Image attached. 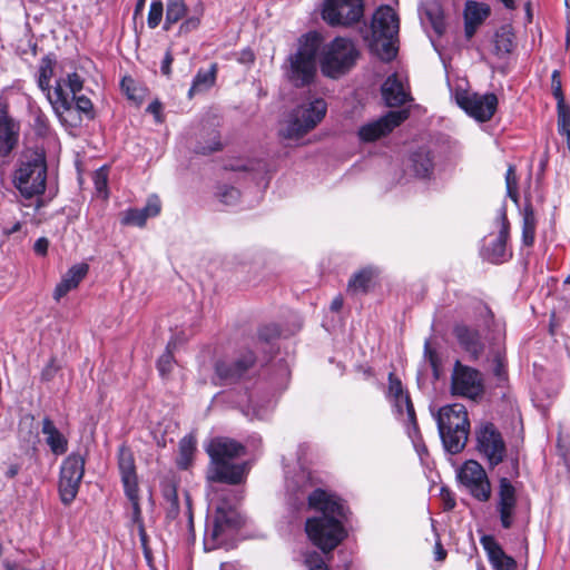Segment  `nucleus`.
Here are the masks:
<instances>
[{"mask_svg":"<svg viewBox=\"0 0 570 570\" xmlns=\"http://www.w3.org/2000/svg\"><path fill=\"white\" fill-rule=\"evenodd\" d=\"M308 505L322 515L306 520L307 537L323 552H330L345 538L341 520L345 518L346 509L340 498L322 489L308 495Z\"/></svg>","mask_w":570,"mask_h":570,"instance_id":"f257e3e1","label":"nucleus"},{"mask_svg":"<svg viewBox=\"0 0 570 570\" xmlns=\"http://www.w3.org/2000/svg\"><path fill=\"white\" fill-rule=\"evenodd\" d=\"M210 463L208 479L214 482L238 484L245 479L246 464L233 461L246 454V446L228 438H214L206 448Z\"/></svg>","mask_w":570,"mask_h":570,"instance_id":"f03ea898","label":"nucleus"},{"mask_svg":"<svg viewBox=\"0 0 570 570\" xmlns=\"http://www.w3.org/2000/svg\"><path fill=\"white\" fill-rule=\"evenodd\" d=\"M435 419L444 449L451 454L460 453L465 448L470 433L465 406L459 403L444 405L438 411Z\"/></svg>","mask_w":570,"mask_h":570,"instance_id":"7ed1b4c3","label":"nucleus"},{"mask_svg":"<svg viewBox=\"0 0 570 570\" xmlns=\"http://www.w3.org/2000/svg\"><path fill=\"white\" fill-rule=\"evenodd\" d=\"M399 18L394 10L384 6L379 8L372 20L368 48L382 61H391L397 53Z\"/></svg>","mask_w":570,"mask_h":570,"instance_id":"20e7f679","label":"nucleus"},{"mask_svg":"<svg viewBox=\"0 0 570 570\" xmlns=\"http://www.w3.org/2000/svg\"><path fill=\"white\" fill-rule=\"evenodd\" d=\"M47 163L42 151L32 150L22 155L12 175V184L26 199L40 196L46 190Z\"/></svg>","mask_w":570,"mask_h":570,"instance_id":"39448f33","label":"nucleus"},{"mask_svg":"<svg viewBox=\"0 0 570 570\" xmlns=\"http://www.w3.org/2000/svg\"><path fill=\"white\" fill-rule=\"evenodd\" d=\"M327 110L323 99H314L307 105L298 106L284 120L281 135L287 139L303 137L325 117Z\"/></svg>","mask_w":570,"mask_h":570,"instance_id":"423d86ee","label":"nucleus"},{"mask_svg":"<svg viewBox=\"0 0 570 570\" xmlns=\"http://www.w3.org/2000/svg\"><path fill=\"white\" fill-rule=\"evenodd\" d=\"M358 58L354 43L346 38H335L326 48L321 59L323 75L338 78L351 70Z\"/></svg>","mask_w":570,"mask_h":570,"instance_id":"0eeeda50","label":"nucleus"},{"mask_svg":"<svg viewBox=\"0 0 570 570\" xmlns=\"http://www.w3.org/2000/svg\"><path fill=\"white\" fill-rule=\"evenodd\" d=\"M318 51V41L315 37L306 38L301 43L296 53L289 58L288 78L296 86L308 85L316 72V55Z\"/></svg>","mask_w":570,"mask_h":570,"instance_id":"6e6552de","label":"nucleus"},{"mask_svg":"<svg viewBox=\"0 0 570 570\" xmlns=\"http://www.w3.org/2000/svg\"><path fill=\"white\" fill-rule=\"evenodd\" d=\"M323 20L331 27H351L364 16L363 0H323Z\"/></svg>","mask_w":570,"mask_h":570,"instance_id":"1a4fd4ad","label":"nucleus"},{"mask_svg":"<svg viewBox=\"0 0 570 570\" xmlns=\"http://www.w3.org/2000/svg\"><path fill=\"white\" fill-rule=\"evenodd\" d=\"M476 450L487 460L490 468L504 461L507 445L501 432L491 422L481 423L475 430Z\"/></svg>","mask_w":570,"mask_h":570,"instance_id":"9d476101","label":"nucleus"},{"mask_svg":"<svg viewBox=\"0 0 570 570\" xmlns=\"http://www.w3.org/2000/svg\"><path fill=\"white\" fill-rule=\"evenodd\" d=\"M245 524V519L233 507H218L210 529H207L205 546L215 549L228 535Z\"/></svg>","mask_w":570,"mask_h":570,"instance_id":"9b49d317","label":"nucleus"},{"mask_svg":"<svg viewBox=\"0 0 570 570\" xmlns=\"http://www.w3.org/2000/svg\"><path fill=\"white\" fill-rule=\"evenodd\" d=\"M85 458L79 453L69 454L60 469L59 492L65 504L72 502L78 493L85 472Z\"/></svg>","mask_w":570,"mask_h":570,"instance_id":"f8f14e48","label":"nucleus"},{"mask_svg":"<svg viewBox=\"0 0 570 570\" xmlns=\"http://www.w3.org/2000/svg\"><path fill=\"white\" fill-rule=\"evenodd\" d=\"M483 392L482 374L478 370L456 361L451 374V393L456 396L475 400Z\"/></svg>","mask_w":570,"mask_h":570,"instance_id":"ddd939ff","label":"nucleus"},{"mask_svg":"<svg viewBox=\"0 0 570 570\" xmlns=\"http://www.w3.org/2000/svg\"><path fill=\"white\" fill-rule=\"evenodd\" d=\"M458 478L475 500L480 502L490 500L491 483L484 468L478 461L464 462L458 472Z\"/></svg>","mask_w":570,"mask_h":570,"instance_id":"4468645a","label":"nucleus"},{"mask_svg":"<svg viewBox=\"0 0 570 570\" xmlns=\"http://www.w3.org/2000/svg\"><path fill=\"white\" fill-rule=\"evenodd\" d=\"M495 511L499 514L501 527L503 529L512 528L518 513V494L515 487L507 476L499 479Z\"/></svg>","mask_w":570,"mask_h":570,"instance_id":"2eb2a0df","label":"nucleus"},{"mask_svg":"<svg viewBox=\"0 0 570 570\" xmlns=\"http://www.w3.org/2000/svg\"><path fill=\"white\" fill-rule=\"evenodd\" d=\"M82 87L83 80L77 72L68 73L66 78L56 81L53 95H49V102L59 117L71 109L70 97L77 96Z\"/></svg>","mask_w":570,"mask_h":570,"instance_id":"dca6fc26","label":"nucleus"},{"mask_svg":"<svg viewBox=\"0 0 570 570\" xmlns=\"http://www.w3.org/2000/svg\"><path fill=\"white\" fill-rule=\"evenodd\" d=\"M458 105L478 121H488L497 110L498 98L494 94H460L456 95Z\"/></svg>","mask_w":570,"mask_h":570,"instance_id":"f3484780","label":"nucleus"},{"mask_svg":"<svg viewBox=\"0 0 570 570\" xmlns=\"http://www.w3.org/2000/svg\"><path fill=\"white\" fill-rule=\"evenodd\" d=\"M407 117V110L389 111L377 120L363 125L358 129V137L365 142L375 141L376 139L390 134L395 127L406 120Z\"/></svg>","mask_w":570,"mask_h":570,"instance_id":"a211bd4d","label":"nucleus"},{"mask_svg":"<svg viewBox=\"0 0 570 570\" xmlns=\"http://www.w3.org/2000/svg\"><path fill=\"white\" fill-rule=\"evenodd\" d=\"M499 220H500V230L498 236L493 242H491L488 246L484 247L482 255L483 257L493 264H501L508 261L512 253L507 247V242L509 238L510 224L507 217V212L504 207L500 208L499 212Z\"/></svg>","mask_w":570,"mask_h":570,"instance_id":"6ab92c4d","label":"nucleus"},{"mask_svg":"<svg viewBox=\"0 0 570 570\" xmlns=\"http://www.w3.org/2000/svg\"><path fill=\"white\" fill-rule=\"evenodd\" d=\"M453 334L460 346L470 355L472 360H478L484 351V344L480 332L476 328L465 324H458L453 328Z\"/></svg>","mask_w":570,"mask_h":570,"instance_id":"aec40b11","label":"nucleus"},{"mask_svg":"<svg viewBox=\"0 0 570 570\" xmlns=\"http://www.w3.org/2000/svg\"><path fill=\"white\" fill-rule=\"evenodd\" d=\"M118 470L124 489L132 493L134 489L138 488V476L134 453L126 445L118 449Z\"/></svg>","mask_w":570,"mask_h":570,"instance_id":"412c9836","label":"nucleus"},{"mask_svg":"<svg viewBox=\"0 0 570 570\" xmlns=\"http://www.w3.org/2000/svg\"><path fill=\"white\" fill-rule=\"evenodd\" d=\"M480 542L488 553L490 563L495 570H515V560L505 554L492 535H482Z\"/></svg>","mask_w":570,"mask_h":570,"instance_id":"4be33fe9","label":"nucleus"},{"mask_svg":"<svg viewBox=\"0 0 570 570\" xmlns=\"http://www.w3.org/2000/svg\"><path fill=\"white\" fill-rule=\"evenodd\" d=\"M382 98L386 106L399 107L411 99L409 91L396 73L386 78L381 87Z\"/></svg>","mask_w":570,"mask_h":570,"instance_id":"5701e85b","label":"nucleus"},{"mask_svg":"<svg viewBox=\"0 0 570 570\" xmlns=\"http://www.w3.org/2000/svg\"><path fill=\"white\" fill-rule=\"evenodd\" d=\"M89 269V266L85 263L76 264L71 266L63 275L60 283L56 286L53 297L59 301L68 292L76 288L79 283L85 278Z\"/></svg>","mask_w":570,"mask_h":570,"instance_id":"b1692460","label":"nucleus"},{"mask_svg":"<svg viewBox=\"0 0 570 570\" xmlns=\"http://www.w3.org/2000/svg\"><path fill=\"white\" fill-rule=\"evenodd\" d=\"M19 128L6 114L0 116V155L8 156L18 142Z\"/></svg>","mask_w":570,"mask_h":570,"instance_id":"393cba45","label":"nucleus"},{"mask_svg":"<svg viewBox=\"0 0 570 570\" xmlns=\"http://www.w3.org/2000/svg\"><path fill=\"white\" fill-rule=\"evenodd\" d=\"M393 403V406L397 414L406 415V424L409 429V435L415 440L420 436L419 425L416 421V415L414 411L413 403L410 399L409 393L404 394L400 397H393L390 400Z\"/></svg>","mask_w":570,"mask_h":570,"instance_id":"a878e982","label":"nucleus"},{"mask_svg":"<svg viewBox=\"0 0 570 570\" xmlns=\"http://www.w3.org/2000/svg\"><path fill=\"white\" fill-rule=\"evenodd\" d=\"M393 403V406L397 414L406 415V424L409 429V435L415 440L420 436L419 425L416 421V415L414 411L413 403L410 399L409 393L404 394L400 397H393L390 400Z\"/></svg>","mask_w":570,"mask_h":570,"instance_id":"bb28decb","label":"nucleus"},{"mask_svg":"<svg viewBox=\"0 0 570 570\" xmlns=\"http://www.w3.org/2000/svg\"><path fill=\"white\" fill-rule=\"evenodd\" d=\"M421 22L430 24L438 37H441L445 31L444 14L441 6L435 2H426L421 10Z\"/></svg>","mask_w":570,"mask_h":570,"instance_id":"cd10ccee","label":"nucleus"},{"mask_svg":"<svg viewBox=\"0 0 570 570\" xmlns=\"http://www.w3.org/2000/svg\"><path fill=\"white\" fill-rule=\"evenodd\" d=\"M42 433L46 435V442L55 454H63L68 449V440L56 428L55 423L45 417L42 421Z\"/></svg>","mask_w":570,"mask_h":570,"instance_id":"c85d7f7f","label":"nucleus"},{"mask_svg":"<svg viewBox=\"0 0 570 570\" xmlns=\"http://www.w3.org/2000/svg\"><path fill=\"white\" fill-rule=\"evenodd\" d=\"M249 362L246 356H243L233 362H219L216 365V372L219 377L229 382H236L239 380L248 370Z\"/></svg>","mask_w":570,"mask_h":570,"instance_id":"c756f323","label":"nucleus"},{"mask_svg":"<svg viewBox=\"0 0 570 570\" xmlns=\"http://www.w3.org/2000/svg\"><path fill=\"white\" fill-rule=\"evenodd\" d=\"M217 65L212 63L208 69H199L194 78L191 88L189 89V97L197 92H203L212 88L216 80Z\"/></svg>","mask_w":570,"mask_h":570,"instance_id":"7c9ffc66","label":"nucleus"},{"mask_svg":"<svg viewBox=\"0 0 570 570\" xmlns=\"http://www.w3.org/2000/svg\"><path fill=\"white\" fill-rule=\"evenodd\" d=\"M411 167L417 177H429L433 170V161L430 151L419 149L411 156Z\"/></svg>","mask_w":570,"mask_h":570,"instance_id":"2f4dec72","label":"nucleus"},{"mask_svg":"<svg viewBox=\"0 0 570 570\" xmlns=\"http://www.w3.org/2000/svg\"><path fill=\"white\" fill-rule=\"evenodd\" d=\"M375 272L372 268H363L355 273L347 284V291L352 293H366L373 282Z\"/></svg>","mask_w":570,"mask_h":570,"instance_id":"473e14b6","label":"nucleus"},{"mask_svg":"<svg viewBox=\"0 0 570 570\" xmlns=\"http://www.w3.org/2000/svg\"><path fill=\"white\" fill-rule=\"evenodd\" d=\"M55 61L46 56L41 59L39 66V76H38V87L47 94V98L49 99V95H53L50 91V80L53 76Z\"/></svg>","mask_w":570,"mask_h":570,"instance_id":"72a5a7b5","label":"nucleus"},{"mask_svg":"<svg viewBox=\"0 0 570 570\" xmlns=\"http://www.w3.org/2000/svg\"><path fill=\"white\" fill-rule=\"evenodd\" d=\"M186 4L184 0H167L165 30L177 23L186 14Z\"/></svg>","mask_w":570,"mask_h":570,"instance_id":"f704fd0d","label":"nucleus"},{"mask_svg":"<svg viewBox=\"0 0 570 570\" xmlns=\"http://www.w3.org/2000/svg\"><path fill=\"white\" fill-rule=\"evenodd\" d=\"M537 219L533 209L530 206L524 208L522 224V243L525 246H532L535 236Z\"/></svg>","mask_w":570,"mask_h":570,"instance_id":"c9c22d12","label":"nucleus"},{"mask_svg":"<svg viewBox=\"0 0 570 570\" xmlns=\"http://www.w3.org/2000/svg\"><path fill=\"white\" fill-rule=\"evenodd\" d=\"M490 14V8L487 4L469 1L465 6L464 19L481 24Z\"/></svg>","mask_w":570,"mask_h":570,"instance_id":"e433bc0d","label":"nucleus"},{"mask_svg":"<svg viewBox=\"0 0 570 570\" xmlns=\"http://www.w3.org/2000/svg\"><path fill=\"white\" fill-rule=\"evenodd\" d=\"M557 118L558 134L566 139L570 151V106L557 108Z\"/></svg>","mask_w":570,"mask_h":570,"instance_id":"4c0bfd02","label":"nucleus"},{"mask_svg":"<svg viewBox=\"0 0 570 570\" xmlns=\"http://www.w3.org/2000/svg\"><path fill=\"white\" fill-rule=\"evenodd\" d=\"M37 429L35 417L26 415L19 423V436L28 443H33L38 438Z\"/></svg>","mask_w":570,"mask_h":570,"instance_id":"58836bf2","label":"nucleus"},{"mask_svg":"<svg viewBox=\"0 0 570 570\" xmlns=\"http://www.w3.org/2000/svg\"><path fill=\"white\" fill-rule=\"evenodd\" d=\"M195 451V441L193 438L190 436H185L184 439H181L180 443H179V453H180V458H179V461H178V465L181 468V469H187L190 461H191V456H193V453Z\"/></svg>","mask_w":570,"mask_h":570,"instance_id":"ea45409f","label":"nucleus"},{"mask_svg":"<svg viewBox=\"0 0 570 570\" xmlns=\"http://www.w3.org/2000/svg\"><path fill=\"white\" fill-rule=\"evenodd\" d=\"M551 89L552 95L557 100V108L569 106L564 99L559 70H553L551 75Z\"/></svg>","mask_w":570,"mask_h":570,"instance_id":"a19ab883","label":"nucleus"},{"mask_svg":"<svg viewBox=\"0 0 570 570\" xmlns=\"http://www.w3.org/2000/svg\"><path fill=\"white\" fill-rule=\"evenodd\" d=\"M164 13V4L161 0H153L148 12V26L149 28H156L160 23Z\"/></svg>","mask_w":570,"mask_h":570,"instance_id":"79ce46f5","label":"nucleus"},{"mask_svg":"<svg viewBox=\"0 0 570 570\" xmlns=\"http://www.w3.org/2000/svg\"><path fill=\"white\" fill-rule=\"evenodd\" d=\"M149 217L146 215V213L144 212V209H129L126 212L124 218H122V224L125 225H135V226H144L146 220L148 219Z\"/></svg>","mask_w":570,"mask_h":570,"instance_id":"37998d69","label":"nucleus"},{"mask_svg":"<svg viewBox=\"0 0 570 570\" xmlns=\"http://www.w3.org/2000/svg\"><path fill=\"white\" fill-rule=\"evenodd\" d=\"M424 356L429 361L435 379H439L441 360L438 352L431 346L429 341H426L424 344Z\"/></svg>","mask_w":570,"mask_h":570,"instance_id":"c03bdc74","label":"nucleus"},{"mask_svg":"<svg viewBox=\"0 0 570 570\" xmlns=\"http://www.w3.org/2000/svg\"><path fill=\"white\" fill-rule=\"evenodd\" d=\"M281 336V330L276 324H267L258 330V340L265 343H272Z\"/></svg>","mask_w":570,"mask_h":570,"instance_id":"a18cd8bd","label":"nucleus"},{"mask_svg":"<svg viewBox=\"0 0 570 570\" xmlns=\"http://www.w3.org/2000/svg\"><path fill=\"white\" fill-rule=\"evenodd\" d=\"M125 493L132 505V520L137 525L144 524L141 519V509L139 504L138 488L134 489L132 493L129 490H125Z\"/></svg>","mask_w":570,"mask_h":570,"instance_id":"49530a36","label":"nucleus"},{"mask_svg":"<svg viewBox=\"0 0 570 570\" xmlns=\"http://www.w3.org/2000/svg\"><path fill=\"white\" fill-rule=\"evenodd\" d=\"M407 392L404 390L403 384L399 377L395 376L394 373L389 374V390L387 397L389 400L393 397H400L406 394Z\"/></svg>","mask_w":570,"mask_h":570,"instance_id":"de8ad7c7","label":"nucleus"},{"mask_svg":"<svg viewBox=\"0 0 570 570\" xmlns=\"http://www.w3.org/2000/svg\"><path fill=\"white\" fill-rule=\"evenodd\" d=\"M305 564L308 570H330L322 556L317 552L307 553L305 557Z\"/></svg>","mask_w":570,"mask_h":570,"instance_id":"09e8293b","label":"nucleus"},{"mask_svg":"<svg viewBox=\"0 0 570 570\" xmlns=\"http://www.w3.org/2000/svg\"><path fill=\"white\" fill-rule=\"evenodd\" d=\"M505 183H507V190L508 195L517 202L518 199V193H517V177H515V170L513 166H509L507 174H505Z\"/></svg>","mask_w":570,"mask_h":570,"instance_id":"8fccbe9b","label":"nucleus"},{"mask_svg":"<svg viewBox=\"0 0 570 570\" xmlns=\"http://www.w3.org/2000/svg\"><path fill=\"white\" fill-rule=\"evenodd\" d=\"M219 198L223 204L233 206L239 200L240 193L234 187H227L219 194Z\"/></svg>","mask_w":570,"mask_h":570,"instance_id":"3c124183","label":"nucleus"},{"mask_svg":"<svg viewBox=\"0 0 570 570\" xmlns=\"http://www.w3.org/2000/svg\"><path fill=\"white\" fill-rule=\"evenodd\" d=\"M148 217H155L160 213L161 203L157 195H151L147 199L146 206L142 208Z\"/></svg>","mask_w":570,"mask_h":570,"instance_id":"603ef678","label":"nucleus"},{"mask_svg":"<svg viewBox=\"0 0 570 570\" xmlns=\"http://www.w3.org/2000/svg\"><path fill=\"white\" fill-rule=\"evenodd\" d=\"M70 99L71 102H76V107L79 111L85 112L90 118H92V102L89 98H87L86 96H75L70 97Z\"/></svg>","mask_w":570,"mask_h":570,"instance_id":"864d4df0","label":"nucleus"},{"mask_svg":"<svg viewBox=\"0 0 570 570\" xmlns=\"http://www.w3.org/2000/svg\"><path fill=\"white\" fill-rule=\"evenodd\" d=\"M170 344L167 346V351L158 360V370L161 375H166L171 370L173 354L169 351Z\"/></svg>","mask_w":570,"mask_h":570,"instance_id":"5fc2aeb1","label":"nucleus"},{"mask_svg":"<svg viewBox=\"0 0 570 570\" xmlns=\"http://www.w3.org/2000/svg\"><path fill=\"white\" fill-rule=\"evenodd\" d=\"M493 373L499 380H503L505 377V358L504 355L498 352L493 357Z\"/></svg>","mask_w":570,"mask_h":570,"instance_id":"6e6d98bb","label":"nucleus"},{"mask_svg":"<svg viewBox=\"0 0 570 570\" xmlns=\"http://www.w3.org/2000/svg\"><path fill=\"white\" fill-rule=\"evenodd\" d=\"M200 24L199 16H191L184 20V22L179 27V33L186 35L196 30Z\"/></svg>","mask_w":570,"mask_h":570,"instance_id":"4d7b16f0","label":"nucleus"},{"mask_svg":"<svg viewBox=\"0 0 570 570\" xmlns=\"http://www.w3.org/2000/svg\"><path fill=\"white\" fill-rule=\"evenodd\" d=\"M95 187L98 193H104L107 189V174L100 169L96 171L95 177Z\"/></svg>","mask_w":570,"mask_h":570,"instance_id":"13d9d810","label":"nucleus"},{"mask_svg":"<svg viewBox=\"0 0 570 570\" xmlns=\"http://www.w3.org/2000/svg\"><path fill=\"white\" fill-rule=\"evenodd\" d=\"M49 240L46 237H40L36 240L33 249L36 254L45 256L48 252Z\"/></svg>","mask_w":570,"mask_h":570,"instance_id":"bf43d9fd","label":"nucleus"},{"mask_svg":"<svg viewBox=\"0 0 570 570\" xmlns=\"http://www.w3.org/2000/svg\"><path fill=\"white\" fill-rule=\"evenodd\" d=\"M134 80L129 77H125L121 80V88L127 94L128 98L136 99V95L134 92Z\"/></svg>","mask_w":570,"mask_h":570,"instance_id":"052dcab7","label":"nucleus"},{"mask_svg":"<svg viewBox=\"0 0 570 570\" xmlns=\"http://www.w3.org/2000/svg\"><path fill=\"white\" fill-rule=\"evenodd\" d=\"M512 47V41L509 38L500 37L497 39L498 50L509 53L511 52Z\"/></svg>","mask_w":570,"mask_h":570,"instance_id":"680f3d73","label":"nucleus"},{"mask_svg":"<svg viewBox=\"0 0 570 570\" xmlns=\"http://www.w3.org/2000/svg\"><path fill=\"white\" fill-rule=\"evenodd\" d=\"M441 495L444 501V509L452 510L455 507V499L451 495L450 491L442 490Z\"/></svg>","mask_w":570,"mask_h":570,"instance_id":"e2e57ef3","label":"nucleus"},{"mask_svg":"<svg viewBox=\"0 0 570 570\" xmlns=\"http://www.w3.org/2000/svg\"><path fill=\"white\" fill-rule=\"evenodd\" d=\"M171 62H173V57H171L170 52H167L163 60V63H161V71L164 75H166V76L170 75Z\"/></svg>","mask_w":570,"mask_h":570,"instance_id":"0e129e2a","label":"nucleus"},{"mask_svg":"<svg viewBox=\"0 0 570 570\" xmlns=\"http://www.w3.org/2000/svg\"><path fill=\"white\" fill-rule=\"evenodd\" d=\"M57 372V367L53 365V363L51 362L50 364H48V366L42 371V379L46 380V381H49L51 380V377L55 375V373Z\"/></svg>","mask_w":570,"mask_h":570,"instance_id":"69168bd1","label":"nucleus"},{"mask_svg":"<svg viewBox=\"0 0 570 570\" xmlns=\"http://www.w3.org/2000/svg\"><path fill=\"white\" fill-rule=\"evenodd\" d=\"M464 20H465V28H464V30H465V35H466V37H468V38H471V37L474 35V32H475L476 28H478L480 24L474 23V22H472V21H470V20H468V19H464Z\"/></svg>","mask_w":570,"mask_h":570,"instance_id":"338daca9","label":"nucleus"},{"mask_svg":"<svg viewBox=\"0 0 570 570\" xmlns=\"http://www.w3.org/2000/svg\"><path fill=\"white\" fill-rule=\"evenodd\" d=\"M434 552H435L436 561H443L446 557V551L443 549V547L440 542H436Z\"/></svg>","mask_w":570,"mask_h":570,"instance_id":"774afa93","label":"nucleus"}]
</instances>
